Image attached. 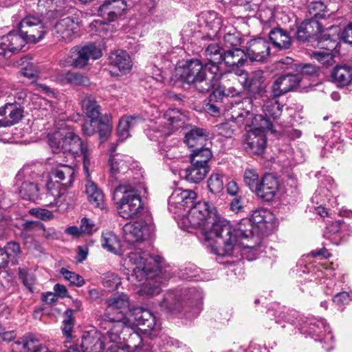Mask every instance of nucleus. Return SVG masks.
<instances>
[{"label":"nucleus","mask_w":352,"mask_h":352,"mask_svg":"<svg viewBox=\"0 0 352 352\" xmlns=\"http://www.w3.org/2000/svg\"><path fill=\"white\" fill-rule=\"evenodd\" d=\"M179 226L184 229H200L208 241L212 252L221 257L232 256L236 246L232 236V226L218 216L214 207L208 202L198 201L190 207L188 213L179 214Z\"/></svg>","instance_id":"f257e3e1"},{"label":"nucleus","mask_w":352,"mask_h":352,"mask_svg":"<svg viewBox=\"0 0 352 352\" xmlns=\"http://www.w3.org/2000/svg\"><path fill=\"white\" fill-rule=\"evenodd\" d=\"M160 260V257L154 258L145 252L135 250L129 253L125 264L132 272L128 280L140 287L139 294L157 295L161 286L170 278V270L162 269Z\"/></svg>","instance_id":"f03ea898"},{"label":"nucleus","mask_w":352,"mask_h":352,"mask_svg":"<svg viewBox=\"0 0 352 352\" xmlns=\"http://www.w3.org/2000/svg\"><path fill=\"white\" fill-rule=\"evenodd\" d=\"M274 219L272 213L265 209L259 208L252 211L250 219H243L236 230L232 228V236L234 237L236 248L232 256L239 252L250 250L253 254H257L260 248L259 232L268 229Z\"/></svg>","instance_id":"7ed1b4c3"},{"label":"nucleus","mask_w":352,"mask_h":352,"mask_svg":"<svg viewBox=\"0 0 352 352\" xmlns=\"http://www.w3.org/2000/svg\"><path fill=\"white\" fill-rule=\"evenodd\" d=\"M250 99H245L242 102L236 103L232 107L231 119L238 124H245L247 133L244 139L246 150L254 154L263 153L266 138L265 129H271V124L263 118L262 115H255L253 112L243 109L244 104H250Z\"/></svg>","instance_id":"20e7f679"},{"label":"nucleus","mask_w":352,"mask_h":352,"mask_svg":"<svg viewBox=\"0 0 352 352\" xmlns=\"http://www.w3.org/2000/svg\"><path fill=\"white\" fill-rule=\"evenodd\" d=\"M19 34L10 32L0 37V55L10 56L21 51L26 43H36L47 32L43 21L34 15L25 16L19 24Z\"/></svg>","instance_id":"39448f33"},{"label":"nucleus","mask_w":352,"mask_h":352,"mask_svg":"<svg viewBox=\"0 0 352 352\" xmlns=\"http://www.w3.org/2000/svg\"><path fill=\"white\" fill-rule=\"evenodd\" d=\"M107 307L101 316L99 325L102 329H112L110 338L114 340L119 339V335L125 326H131L133 322L129 309V298L126 294H115L107 300Z\"/></svg>","instance_id":"423d86ee"},{"label":"nucleus","mask_w":352,"mask_h":352,"mask_svg":"<svg viewBox=\"0 0 352 352\" xmlns=\"http://www.w3.org/2000/svg\"><path fill=\"white\" fill-rule=\"evenodd\" d=\"M49 145L54 153H69L74 157L82 156L85 174L89 176L91 150L72 131L62 129L55 132L49 137Z\"/></svg>","instance_id":"0eeeda50"},{"label":"nucleus","mask_w":352,"mask_h":352,"mask_svg":"<svg viewBox=\"0 0 352 352\" xmlns=\"http://www.w3.org/2000/svg\"><path fill=\"white\" fill-rule=\"evenodd\" d=\"M180 78L188 84H193L199 92H206L217 85L221 73L216 66L203 65L199 60L192 59L182 69Z\"/></svg>","instance_id":"6e6552de"},{"label":"nucleus","mask_w":352,"mask_h":352,"mask_svg":"<svg viewBox=\"0 0 352 352\" xmlns=\"http://www.w3.org/2000/svg\"><path fill=\"white\" fill-rule=\"evenodd\" d=\"M118 212L124 219L136 218L144 212L143 205L134 184L123 183L114 190Z\"/></svg>","instance_id":"1a4fd4ad"},{"label":"nucleus","mask_w":352,"mask_h":352,"mask_svg":"<svg viewBox=\"0 0 352 352\" xmlns=\"http://www.w3.org/2000/svg\"><path fill=\"white\" fill-rule=\"evenodd\" d=\"M102 56L101 50L91 43L83 47L76 46L71 49L67 57L60 61L63 67L74 66L82 68L90 58L98 59Z\"/></svg>","instance_id":"9d476101"},{"label":"nucleus","mask_w":352,"mask_h":352,"mask_svg":"<svg viewBox=\"0 0 352 352\" xmlns=\"http://www.w3.org/2000/svg\"><path fill=\"white\" fill-rule=\"evenodd\" d=\"M221 23V18L215 12L209 13L207 24L213 30L214 36L223 38V45L226 47L230 49L239 47L241 43V37L239 32L233 27H223Z\"/></svg>","instance_id":"9b49d317"},{"label":"nucleus","mask_w":352,"mask_h":352,"mask_svg":"<svg viewBox=\"0 0 352 352\" xmlns=\"http://www.w3.org/2000/svg\"><path fill=\"white\" fill-rule=\"evenodd\" d=\"M133 324L131 326H125L127 328L135 327L145 334L153 336H157L160 330V324L156 321L155 316L151 311L142 307H138L133 310V314H130Z\"/></svg>","instance_id":"f8f14e48"},{"label":"nucleus","mask_w":352,"mask_h":352,"mask_svg":"<svg viewBox=\"0 0 352 352\" xmlns=\"http://www.w3.org/2000/svg\"><path fill=\"white\" fill-rule=\"evenodd\" d=\"M184 116L176 109H168L161 118L158 124L153 126L149 133H157L154 138L170 135L173 132L183 127L184 124Z\"/></svg>","instance_id":"ddd939ff"},{"label":"nucleus","mask_w":352,"mask_h":352,"mask_svg":"<svg viewBox=\"0 0 352 352\" xmlns=\"http://www.w3.org/2000/svg\"><path fill=\"white\" fill-rule=\"evenodd\" d=\"M80 21L74 16H69L60 19L54 25L53 35L59 41L69 42L78 34Z\"/></svg>","instance_id":"4468645a"},{"label":"nucleus","mask_w":352,"mask_h":352,"mask_svg":"<svg viewBox=\"0 0 352 352\" xmlns=\"http://www.w3.org/2000/svg\"><path fill=\"white\" fill-rule=\"evenodd\" d=\"M149 234L148 225L142 221L127 223L122 228L124 241L134 246L141 244Z\"/></svg>","instance_id":"2eb2a0df"},{"label":"nucleus","mask_w":352,"mask_h":352,"mask_svg":"<svg viewBox=\"0 0 352 352\" xmlns=\"http://www.w3.org/2000/svg\"><path fill=\"white\" fill-rule=\"evenodd\" d=\"M196 197V193L191 190L176 189L169 197L168 208L175 213H180L193 205Z\"/></svg>","instance_id":"dca6fc26"},{"label":"nucleus","mask_w":352,"mask_h":352,"mask_svg":"<svg viewBox=\"0 0 352 352\" xmlns=\"http://www.w3.org/2000/svg\"><path fill=\"white\" fill-rule=\"evenodd\" d=\"M223 61L228 67L229 72L233 73L237 76L245 74V69H243V67L247 62V55L245 51L240 47L226 50L223 54Z\"/></svg>","instance_id":"f3484780"},{"label":"nucleus","mask_w":352,"mask_h":352,"mask_svg":"<svg viewBox=\"0 0 352 352\" xmlns=\"http://www.w3.org/2000/svg\"><path fill=\"white\" fill-rule=\"evenodd\" d=\"M245 54L252 61H264L270 54V43L261 37L251 39L246 44Z\"/></svg>","instance_id":"a211bd4d"},{"label":"nucleus","mask_w":352,"mask_h":352,"mask_svg":"<svg viewBox=\"0 0 352 352\" xmlns=\"http://www.w3.org/2000/svg\"><path fill=\"white\" fill-rule=\"evenodd\" d=\"M23 117V107L19 102H8L0 107V127L17 124Z\"/></svg>","instance_id":"6ab92c4d"},{"label":"nucleus","mask_w":352,"mask_h":352,"mask_svg":"<svg viewBox=\"0 0 352 352\" xmlns=\"http://www.w3.org/2000/svg\"><path fill=\"white\" fill-rule=\"evenodd\" d=\"M280 183L272 174H265L261 179L255 195L265 201H272L279 190Z\"/></svg>","instance_id":"aec40b11"},{"label":"nucleus","mask_w":352,"mask_h":352,"mask_svg":"<svg viewBox=\"0 0 352 352\" xmlns=\"http://www.w3.org/2000/svg\"><path fill=\"white\" fill-rule=\"evenodd\" d=\"M302 82V78L299 74L282 75L279 76L272 85V94L275 97H279L283 94L293 91Z\"/></svg>","instance_id":"412c9836"},{"label":"nucleus","mask_w":352,"mask_h":352,"mask_svg":"<svg viewBox=\"0 0 352 352\" xmlns=\"http://www.w3.org/2000/svg\"><path fill=\"white\" fill-rule=\"evenodd\" d=\"M243 81V87L253 94H261L265 90V77L263 72L258 69L248 74L245 70V74L239 76Z\"/></svg>","instance_id":"4be33fe9"},{"label":"nucleus","mask_w":352,"mask_h":352,"mask_svg":"<svg viewBox=\"0 0 352 352\" xmlns=\"http://www.w3.org/2000/svg\"><path fill=\"white\" fill-rule=\"evenodd\" d=\"M127 8L125 0H106L98 9L99 14L104 19L113 21Z\"/></svg>","instance_id":"5701e85b"},{"label":"nucleus","mask_w":352,"mask_h":352,"mask_svg":"<svg viewBox=\"0 0 352 352\" xmlns=\"http://www.w3.org/2000/svg\"><path fill=\"white\" fill-rule=\"evenodd\" d=\"M324 40L320 41L319 43L324 50H318L311 53V56L317 60L325 67L331 65L334 63V57L331 51L336 47V43L329 39V36L324 35Z\"/></svg>","instance_id":"b1692460"},{"label":"nucleus","mask_w":352,"mask_h":352,"mask_svg":"<svg viewBox=\"0 0 352 352\" xmlns=\"http://www.w3.org/2000/svg\"><path fill=\"white\" fill-rule=\"evenodd\" d=\"M322 32V25L316 19L305 20L298 27L296 37L301 41H308L309 38L316 36L320 39V34Z\"/></svg>","instance_id":"393cba45"},{"label":"nucleus","mask_w":352,"mask_h":352,"mask_svg":"<svg viewBox=\"0 0 352 352\" xmlns=\"http://www.w3.org/2000/svg\"><path fill=\"white\" fill-rule=\"evenodd\" d=\"M299 330L302 333H308L309 335H316V336H322L323 332L327 333L324 339H332L329 325L324 319H310L309 322H306L305 324L301 326Z\"/></svg>","instance_id":"a878e982"},{"label":"nucleus","mask_w":352,"mask_h":352,"mask_svg":"<svg viewBox=\"0 0 352 352\" xmlns=\"http://www.w3.org/2000/svg\"><path fill=\"white\" fill-rule=\"evenodd\" d=\"M12 347L14 352H49L48 349L33 336L25 337L15 342Z\"/></svg>","instance_id":"bb28decb"},{"label":"nucleus","mask_w":352,"mask_h":352,"mask_svg":"<svg viewBox=\"0 0 352 352\" xmlns=\"http://www.w3.org/2000/svg\"><path fill=\"white\" fill-rule=\"evenodd\" d=\"M109 63L121 74L129 72L131 67V59L129 54L124 50H116L111 52L109 56Z\"/></svg>","instance_id":"cd10ccee"},{"label":"nucleus","mask_w":352,"mask_h":352,"mask_svg":"<svg viewBox=\"0 0 352 352\" xmlns=\"http://www.w3.org/2000/svg\"><path fill=\"white\" fill-rule=\"evenodd\" d=\"M332 81L339 87H344L352 82V67L347 65L336 66L331 74Z\"/></svg>","instance_id":"c85d7f7f"},{"label":"nucleus","mask_w":352,"mask_h":352,"mask_svg":"<svg viewBox=\"0 0 352 352\" xmlns=\"http://www.w3.org/2000/svg\"><path fill=\"white\" fill-rule=\"evenodd\" d=\"M180 293L179 291L167 292L160 306L173 314H180L184 309Z\"/></svg>","instance_id":"c756f323"},{"label":"nucleus","mask_w":352,"mask_h":352,"mask_svg":"<svg viewBox=\"0 0 352 352\" xmlns=\"http://www.w3.org/2000/svg\"><path fill=\"white\" fill-rule=\"evenodd\" d=\"M208 172L209 166L191 163L190 166L180 171V175L190 182L199 183L205 178Z\"/></svg>","instance_id":"7c9ffc66"},{"label":"nucleus","mask_w":352,"mask_h":352,"mask_svg":"<svg viewBox=\"0 0 352 352\" xmlns=\"http://www.w3.org/2000/svg\"><path fill=\"white\" fill-rule=\"evenodd\" d=\"M51 175L62 184L64 189H67L73 183L75 170L72 166L67 165H60L51 171Z\"/></svg>","instance_id":"2f4dec72"},{"label":"nucleus","mask_w":352,"mask_h":352,"mask_svg":"<svg viewBox=\"0 0 352 352\" xmlns=\"http://www.w3.org/2000/svg\"><path fill=\"white\" fill-rule=\"evenodd\" d=\"M130 157L116 155L112 156L109 160L110 177L112 179H118L120 175L126 173L129 170Z\"/></svg>","instance_id":"473e14b6"},{"label":"nucleus","mask_w":352,"mask_h":352,"mask_svg":"<svg viewBox=\"0 0 352 352\" xmlns=\"http://www.w3.org/2000/svg\"><path fill=\"white\" fill-rule=\"evenodd\" d=\"M85 176L87 178L85 192L89 201L94 206L103 209L104 207V202L102 192L98 188L97 185L89 179L90 175L87 177L85 174Z\"/></svg>","instance_id":"72a5a7b5"},{"label":"nucleus","mask_w":352,"mask_h":352,"mask_svg":"<svg viewBox=\"0 0 352 352\" xmlns=\"http://www.w3.org/2000/svg\"><path fill=\"white\" fill-rule=\"evenodd\" d=\"M208 132L202 128L192 127L185 134L184 142L188 147L203 145L208 140Z\"/></svg>","instance_id":"f704fd0d"},{"label":"nucleus","mask_w":352,"mask_h":352,"mask_svg":"<svg viewBox=\"0 0 352 352\" xmlns=\"http://www.w3.org/2000/svg\"><path fill=\"white\" fill-rule=\"evenodd\" d=\"M269 37L272 44L280 49H288L292 45V38L288 32L281 28L270 31Z\"/></svg>","instance_id":"c9c22d12"},{"label":"nucleus","mask_w":352,"mask_h":352,"mask_svg":"<svg viewBox=\"0 0 352 352\" xmlns=\"http://www.w3.org/2000/svg\"><path fill=\"white\" fill-rule=\"evenodd\" d=\"M226 50H223L217 43H210L205 50V56L208 60L206 64L208 67L216 66L219 69V64L223 61V54Z\"/></svg>","instance_id":"e433bc0d"},{"label":"nucleus","mask_w":352,"mask_h":352,"mask_svg":"<svg viewBox=\"0 0 352 352\" xmlns=\"http://www.w3.org/2000/svg\"><path fill=\"white\" fill-rule=\"evenodd\" d=\"M81 107L83 112L89 118L98 119L100 114V107L95 98L86 95L81 100Z\"/></svg>","instance_id":"4c0bfd02"},{"label":"nucleus","mask_w":352,"mask_h":352,"mask_svg":"<svg viewBox=\"0 0 352 352\" xmlns=\"http://www.w3.org/2000/svg\"><path fill=\"white\" fill-rule=\"evenodd\" d=\"M141 119L137 116H125L120 119L118 126V135L122 141L129 136V131L135 126Z\"/></svg>","instance_id":"58836bf2"},{"label":"nucleus","mask_w":352,"mask_h":352,"mask_svg":"<svg viewBox=\"0 0 352 352\" xmlns=\"http://www.w3.org/2000/svg\"><path fill=\"white\" fill-rule=\"evenodd\" d=\"M47 197H52L53 199L52 201H50L48 204L49 206H52L54 205H57L59 203H61L60 200L61 197L64 195L65 191L67 189H64L62 184H60L58 182H54L52 180H50L47 182L46 184Z\"/></svg>","instance_id":"ea45409f"},{"label":"nucleus","mask_w":352,"mask_h":352,"mask_svg":"<svg viewBox=\"0 0 352 352\" xmlns=\"http://www.w3.org/2000/svg\"><path fill=\"white\" fill-rule=\"evenodd\" d=\"M101 245L106 250L118 254L120 248V241L115 233L107 230L102 234Z\"/></svg>","instance_id":"a19ab883"},{"label":"nucleus","mask_w":352,"mask_h":352,"mask_svg":"<svg viewBox=\"0 0 352 352\" xmlns=\"http://www.w3.org/2000/svg\"><path fill=\"white\" fill-rule=\"evenodd\" d=\"M19 192L22 199L29 201H34L39 197L38 184L28 180H25L22 183Z\"/></svg>","instance_id":"79ce46f5"},{"label":"nucleus","mask_w":352,"mask_h":352,"mask_svg":"<svg viewBox=\"0 0 352 352\" xmlns=\"http://www.w3.org/2000/svg\"><path fill=\"white\" fill-rule=\"evenodd\" d=\"M212 157V153L211 151L208 148L204 146L194 149L190 155L191 163L205 166H209L208 162Z\"/></svg>","instance_id":"37998d69"},{"label":"nucleus","mask_w":352,"mask_h":352,"mask_svg":"<svg viewBox=\"0 0 352 352\" xmlns=\"http://www.w3.org/2000/svg\"><path fill=\"white\" fill-rule=\"evenodd\" d=\"M263 110L265 117L267 118H265L266 120H268V119L276 120L282 113V107L279 104L278 101L275 99H271L266 101L263 106ZM263 118L264 119L263 117ZM267 122L272 125L269 121Z\"/></svg>","instance_id":"c03bdc74"},{"label":"nucleus","mask_w":352,"mask_h":352,"mask_svg":"<svg viewBox=\"0 0 352 352\" xmlns=\"http://www.w3.org/2000/svg\"><path fill=\"white\" fill-rule=\"evenodd\" d=\"M67 0H38V6L40 10L43 12L45 9L47 12L52 13V15L55 13L59 14L61 12V8L66 3Z\"/></svg>","instance_id":"a18cd8bd"},{"label":"nucleus","mask_w":352,"mask_h":352,"mask_svg":"<svg viewBox=\"0 0 352 352\" xmlns=\"http://www.w3.org/2000/svg\"><path fill=\"white\" fill-rule=\"evenodd\" d=\"M59 78L63 82L69 83L74 85L87 86L89 84V80L87 77L76 72H67L60 75Z\"/></svg>","instance_id":"49530a36"},{"label":"nucleus","mask_w":352,"mask_h":352,"mask_svg":"<svg viewBox=\"0 0 352 352\" xmlns=\"http://www.w3.org/2000/svg\"><path fill=\"white\" fill-rule=\"evenodd\" d=\"M261 179L256 170L246 169L244 171L243 182L252 192L255 193Z\"/></svg>","instance_id":"de8ad7c7"},{"label":"nucleus","mask_w":352,"mask_h":352,"mask_svg":"<svg viewBox=\"0 0 352 352\" xmlns=\"http://www.w3.org/2000/svg\"><path fill=\"white\" fill-rule=\"evenodd\" d=\"M17 65L21 67V74L25 77L32 78L36 76L38 74L36 67L30 62L26 57L22 58L17 61Z\"/></svg>","instance_id":"09e8293b"},{"label":"nucleus","mask_w":352,"mask_h":352,"mask_svg":"<svg viewBox=\"0 0 352 352\" xmlns=\"http://www.w3.org/2000/svg\"><path fill=\"white\" fill-rule=\"evenodd\" d=\"M223 175L215 173H212L208 179V187L213 194H218L223 189Z\"/></svg>","instance_id":"8fccbe9b"},{"label":"nucleus","mask_w":352,"mask_h":352,"mask_svg":"<svg viewBox=\"0 0 352 352\" xmlns=\"http://www.w3.org/2000/svg\"><path fill=\"white\" fill-rule=\"evenodd\" d=\"M102 283L108 291L116 289L121 283L120 278L113 272H107L102 276Z\"/></svg>","instance_id":"3c124183"},{"label":"nucleus","mask_w":352,"mask_h":352,"mask_svg":"<svg viewBox=\"0 0 352 352\" xmlns=\"http://www.w3.org/2000/svg\"><path fill=\"white\" fill-rule=\"evenodd\" d=\"M19 277L24 286L31 292H33L34 285L36 283V276L25 268H19Z\"/></svg>","instance_id":"603ef678"},{"label":"nucleus","mask_w":352,"mask_h":352,"mask_svg":"<svg viewBox=\"0 0 352 352\" xmlns=\"http://www.w3.org/2000/svg\"><path fill=\"white\" fill-rule=\"evenodd\" d=\"M160 153L168 159H178L180 157L179 148L177 146L176 142L173 145H170L166 142L164 144L161 146Z\"/></svg>","instance_id":"864d4df0"},{"label":"nucleus","mask_w":352,"mask_h":352,"mask_svg":"<svg viewBox=\"0 0 352 352\" xmlns=\"http://www.w3.org/2000/svg\"><path fill=\"white\" fill-rule=\"evenodd\" d=\"M327 6L322 1L312 2L309 6V12L313 17L312 19L324 18Z\"/></svg>","instance_id":"5fc2aeb1"},{"label":"nucleus","mask_w":352,"mask_h":352,"mask_svg":"<svg viewBox=\"0 0 352 352\" xmlns=\"http://www.w3.org/2000/svg\"><path fill=\"white\" fill-rule=\"evenodd\" d=\"M60 273L63 274L65 278L69 280L73 285L81 287L85 283V280L81 276L74 272H70L65 268H62L60 270Z\"/></svg>","instance_id":"6e6d98bb"},{"label":"nucleus","mask_w":352,"mask_h":352,"mask_svg":"<svg viewBox=\"0 0 352 352\" xmlns=\"http://www.w3.org/2000/svg\"><path fill=\"white\" fill-rule=\"evenodd\" d=\"M297 71L299 72L298 74L302 78V81L304 78L316 76L318 73V67L311 64L300 65L297 67Z\"/></svg>","instance_id":"4d7b16f0"},{"label":"nucleus","mask_w":352,"mask_h":352,"mask_svg":"<svg viewBox=\"0 0 352 352\" xmlns=\"http://www.w3.org/2000/svg\"><path fill=\"white\" fill-rule=\"evenodd\" d=\"M3 250L10 259L16 258L21 253L20 245L15 241L8 242Z\"/></svg>","instance_id":"13d9d810"},{"label":"nucleus","mask_w":352,"mask_h":352,"mask_svg":"<svg viewBox=\"0 0 352 352\" xmlns=\"http://www.w3.org/2000/svg\"><path fill=\"white\" fill-rule=\"evenodd\" d=\"M29 212L35 217L45 221H50L54 218L52 212L45 208H32Z\"/></svg>","instance_id":"bf43d9fd"},{"label":"nucleus","mask_w":352,"mask_h":352,"mask_svg":"<svg viewBox=\"0 0 352 352\" xmlns=\"http://www.w3.org/2000/svg\"><path fill=\"white\" fill-rule=\"evenodd\" d=\"M80 228L82 234H91L97 230L94 222L87 217H83L80 220Z\"/></svg>","instance_id":"052dcab7"},{"label":"nucleus","mask_w":352,"mask_h":352,"mask_svg":"<svg viewBox=\"0 0 352 352\" xmlns=\"http://www.w3.org/2000/svg\"><path fill=\"white\" fill-rule=\"evenodd\" d=\"M98 133L102 141H105L110 136L112 131V126L108 122L100 120L98 124Z\"/></svg>","instance_id":"680f3d73"},{"label":"nucleus","mask_w":352,"mask_h":352,"mask_svg":"<svg viewBox=\"0 0 352 352\" xmlns=\"http://www.w3.org/2000/svg\"><path fill=\"white\" fill-rule=\"evenodd\" d=\"M98 119H91L85 122L82 125V131L83 134L91 136L96 133Z\"/></svg>","instance_id":"e2e57ef3"},{"label":"nucleus","mask_w":352,"mask_h":352,"mask_svg":"<svg viewBox=\"0 0 352 352\" xmlns=\"http://www.w3.org/2000/svg\"><path fill=\"white\" fill-rule=\"evenodd\" d=\"M350 296L346 292L338 293L333 298V302L338 306L346 305L350 302Z\"/></svg>","instance_id":"0e129e2a"},{"label":"nucleus","mask_w":352,"mask_h":352,"mask_svg":"<svg viewBox=\"0 0 352 352\" xmlns=\"http://www.w3.org/2000/svg\"><path fill=\"white\" fill-rule=\"evenodd\" d=\"M89 249L87 245H80L78 247L77 254L76 256L78 263H82L88 255Z\"/></svg>","instance_id":"69168bd1"},{"label":"nucleus","mask_w":352,"mask_h":352,"mask_svg":"<svg viewBox=\"0 0 352 352\" xmlns=\"http://www.w3.org/2000/svg\"><path fill=\"white\" fill-rule=\"evenodd\" d=\"M219 130L220 134L226 138H230L234 133V129L232 128V126L227 123L219 125Z\"/></svg>","instance_id":"338daca9"},{"label":"nucleus","mask_w":352,"mask_h":352,"mask_svg":"<svg viewBox=\"0 0 352 352\" xmlns=\"http://www.w3.org/2000/svg\"><path fill=\"white\" fill-rule=\"evenodd\" d=\"M342 38L345 43L352 44V22L349 23L343 30Z\"/></svg>","instance_id":"774afa93"}]
</instances>
